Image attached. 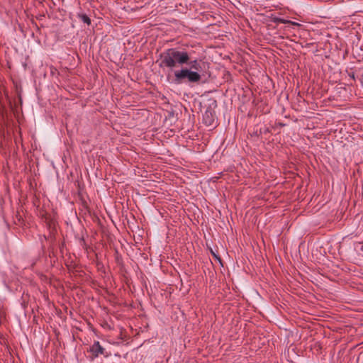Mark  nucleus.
Returning a JSON list of instances; mask_svg holds the SVG:
<instances>
[{"instance_id": "obj_5", "label": "nucleus", "mask_w": 363, "mask_h": 363, "mask_svg": "<svg viewBox=\"0 0 363 363\" xmlns=\"http://www.w3.org/2000/svg\"><path fill=\"white\" fill-rule=\"evenodd\" d=\"M77 16L79 19H80L82 22L87 24L88 26L91 25V19L85 13H78Z\"/></svg>"}, {"instance_id": "obj_4", "label": "nucleus", "mask_w": 363, "mask_h": 363, "mask_svg": "<svg viewBox=\"0 0 363 363\" xmlns=\"http://www.w3.org/2000/svg\"><path fill=\"white\" fill-rule=\"evenodd\" d=\"M273 22L276 23H284V24H291L293 26H299L300 24L296 22H294L289 20H285L284 18L276 17L273 19Z\"/></svg>"}, {"instance_id": "obj_8", "label": "nucleus", "mask_w": 363, "mask_h": 363, "mask_svg": "<svg viewBox=\"0 0 363 363\" xmlns=\"http://www.w3.org/2000/svg\"><path fill=\"white\" fill-rule=\"evenodd\" d=\"M269 133V129L268 128H265L264 130H262V133Z\"/></svg>"}, {"instance_id": "obj_9", "label": "nucleus", "mask_w": 363, "mask_h": 363, "mask_svg": "<svg viewBox=\"0 0 363 363\" xmlns=\"http://www.w3.org/2000/svg\"><path fill=\"white\" fill-rule=\"evenodd\" d=\"M279 125H280V126H284V124H283V123H280Z\"/></svg>"}, {"instance_id": "obj_2", "label": "nucleus", "mask_w": 363, "mask_h": 363, "mask_svg": "<svg viewBox=\"0 0 363 363\" xmlns=\"http://www.w3.org/2000/svg\"><path fill=\"white\" fill-rule=\"evenodd\" d=\"M88 352L92 354V359L98 357L100 354L107 357L105 349L100 345L99 341H95L94 344L90 347Z\"/></svg>"}, {"instance_id": "obj_3", "label": "nucleus", "mask_w": 363, "mask_h": 363, "mask_svg": "<svg viewBox=\"0 0 363 363\" xmlns=\"http://www.w3.org/2000/svg\"><path fill=\"white\" fill-rule=\"evenodd\" d=\"M214 121L215 111L211 107H208L203 114V123L207 126H211L214 124Z\"/></svg>"}, {"instance_id": "obj_7", "label": "nucleus", "mask_w": 363, "mask_h": 363, "mask_svg": "<svg viewBox=\"0 0 363 363\" xmlns=\"http://www.w3.org/2000/svg\"><path fill=\"white\" fill-rule=\"evenodd\" d=\"M211 253L216 259H217L220 262H221V259L219 256H218L213 250H211Z\"/></svg>"}, {"instance_id": "obj_1", "label": "nucleus", "mask_w": 363, "mask_h": 363, "mask_svg": "<svg viewBox=\"0 0 363 363\" xmlns=\"http://www.w3.org/2000/svg\"><path fill=\"white\" fill-rule=\"evenodd\" d=\"M194 54L192 47L168 48L160 53L159 67L173 71L177 66L188 65L189 67H182L174 71L172 82L176 84H199L202 79V75L199 73L201 67Z\"/></svg>"}, {"instance_id": "obj_6", "label": "nucleus", "mask_w": 363, "mask_h": 363, "mask_svg": "<svg viewBox=\"0 0 363 363\" xmlns=\"http://www.w3.org/2000/svg\"><path fill=\"white\" fill-rule=\"evenodd\" d=\"M262 134V128H259V130L258 129H256V130H254L251 133V136H255V137H259V135H261Z\"/></svg>"}]
</instances>
